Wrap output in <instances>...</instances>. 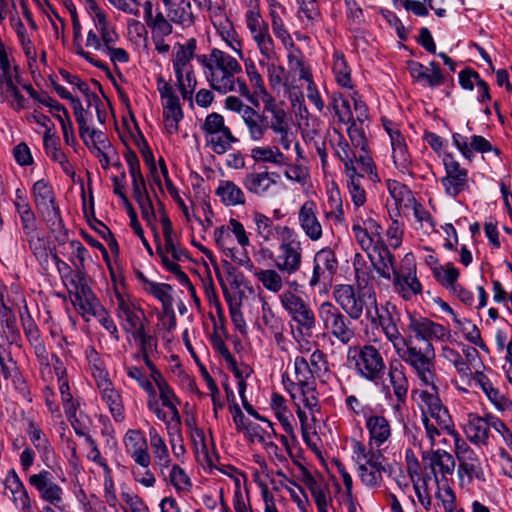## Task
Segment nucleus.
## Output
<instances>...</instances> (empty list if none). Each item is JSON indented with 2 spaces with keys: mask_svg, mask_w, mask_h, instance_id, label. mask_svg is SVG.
I'll list each match as a JSON object with an SVG mask.
<instances>
[{
  "mask_svg": "<svg viewBox=\"0 0 512 512\" xmlns=\"http://www.w3.org/2000/svg\"><path fill=\"white\" fill-rule=\"evenodd\" d=\"M196 50V40L189 39L185 44L178 45L175 52L172 65L176 77V87L183 100L188 101L193 106V94L197 86V79L191 63Z\"/></svg>",
  "mask_w": 512,
  "mask_h": 512,
  "instance_id": "6",
  "label": "nucleus"
},
{
  "mask_svg": "<svg viewBox=\"0 0 512 512\" xmlns=\"http://www.w3.org/2000/svg\"><path fill=\"white\" fill-rule=\"evenodd\" d=\"M144 291L161 302L164 314L171 318V326H175L176 319L173 309V298L171 296L172 286L153 281Z\"/></svg>",
  "mask_w": 512,
  "mask_h": 512,
  "instance_id": "40",
  "label": "nucleus"
},
{
  "mask_svg": "<svg viewBox=\"0 0 512 512\" xmlns=\"http://www.w3.org/2000/svg\"><path fill=\"white\" fill-rule=\"evenodd\" d=\"M455 454L459 462L457 473L461 485H470L473 481L485 483L488 480L478 454L461 437H456Z\"/></svg>",
  "mask_w": 512,
  "mask_h": 512,
  "instance_id": "11",
  "label": "nucleus"
},
{
  "mask_svg": "<svg viewBox=\"0 0 512 512\" xmlns=\"http://www.w3.org/2000/svg\"><path fill=\"white\" fill-rule=\"evenodd\" d=\"M74 305L81 315L88 321L102 305L90 288L75 294Z\"/></svg>",
  "mask_w": 512,
  "mask_h": 512,
  "instance_id": "47",
  "label": "nucleus"
},
{
  "mask_svg": "<svg viewBox=\"0 0 512 512\" xmlns=\"http://www.w3.org/2000/svg\"><path fill=\"white\" fill-rule=\"evenodd\" d=\"M323 329L339 343L348 345L356 336L352 321L335 304L324 301L317 307Z\"/></svg>",
  "mask_w": 512,
  "mask_h": 512,
  "instance_id": "8",
  "label": "nucleus"
},
{
  "mask_svg": "<svg viewBox=\"0 0 512 512\" xmlns=\"http://www.w3.org/2000/svg\"><path fill=\"white\" fill-rule=\"evenodd\" d=\"M32 197L36 209L51 230H60L63 226V221L51 184L45 179L36 181L32 187Z\"/></svg>",
  "mask_w": 512,
  "mask_h": 512,
  "instance_id": "12",
  "label": "nucleus"
},
{
  "mask_svg": "<svg viewBox=\"0 0 512 512\" xmlns=\"http://www.w3.org/2000/svg\"><path fill=\"white\" fill-rule=\"evenodd\" d=\"M280 302L291 319L297 323L298 329L310 334L316 326V317L309 304L291 290L280 295Z\"/></svg>",
  "mask_w": 512,
  "mask_h": 512,
  "instance_id": "14",
  "label": "nucleus"
},
{
  "mask_svg": "<svg viewBox=\"0 0 512 512\" xmlns=\"http://www.w3.org/2000/svg\"><path fill=\"white\" fill-rule=\"evenodd\" d=\"M86 9L94 25V27L90 28L88 31H91L96 35H100L114 28V26L109 22L105 12L97 5L95 0H87Z\"/></svg>",
  "mask_w": 512,
  "mask_h": 512,
  "instance_id": "51",
  "label": "nucleus"
},
{
  "mask_svg": "<svg viewBox=\"0 0 512 512\" xmlns=\"http://www.w3.org/2000/svg\"><path fill=\"white\" fill-rule=\"evenodd\" d=\"M452 140L461 154L469 160L472 159L474 152L486 153L493 151L496 155L501 153L499 148L493 147L486 138L480 135H474L471 137V140L468 141L466 136L460 133H454Z\"/></svg>",
  "mask_w": 512,
  "mask_h": 512,
  "instance_id": "30",
  "label": "nucleus"
},
{
  "mask_svg": "<svg viewBox=\"0 0 512 512\" xmlns=\"http://www.w3.org/2000/svg\"><path fill=\"white\" fill-rule=\"evenodd\" d=\"M391 148L395 167L403 174H411L413 162L402 134L392 133Z\"/></svg>",
  "mask_w": 512,
  "mask_h": 512,
  "instance_id": "37",
  "label": "nucleus"
},
{
  "mask_svg": "<svg viewBox=\"0 0 512 512\" xmlns=\"http://www.w3.org/2000/svg\"><path fill=\"white\" fill-rule=\"evenodd\" d=\"M137 348L138 353L135 354L136 359H142L147 366V368L152 371L153 369H157L154 363L152 362V358L158 353V339L155 335L151 334L146 326L131 333Z\"/></svg>",
  "mask_w": 512,
  "mask_h": 512,
  "instance_id": "27",
  "label": "nucleus"
},
{
  "mask_svg": "<svg viewBox=\"0 0 512 512\" xmlns=\"http://www.w3.org/2000/svg\"><path fill=\"white\" fill-rule=\"evenodd\" d=\"M465 433L467 438L473 443H486L489 437V419L487 417L482 418L476 414H469Z\"/></svg>",
  "mask_w": 512,
  "mask_h": 512,
  "instance_id": "42",
  "label": "nucleus"
},
{
  "mask_svg": "<svg viewBox=\"0 0 512 512\" xmlns=\"http://www.w3.org/2000/svg\"><path fill=\"white\" fill-rule=\"evenodd\" d=\"M352 231L357 242L365 251L383 242L381 240V226L372 218L364 220L363 226L360 223H354Z\"/></svg>",
  "mask_w": 512,
  "mask_h": 512,
  "instance_id": "34",
  "label": "nucleus"
},
{
  "mask_svg": "<svg viewBox=\"0 0 512 512\" xmlns=\"http://www.w3.org/2000/svg\"><path fill=\"white\" fill-rule=\"evenodd\" d=\"M263 111L259 113L254 108L242 118L251 140L259 142L264 139L271 129L276 135V142L284 149L289 150L294 140L289 118L286 111L275 103L273 97L264 99Z\"/></svg>",
  "mask_w": 512,
  "mask_h": 512,
  "instance_id": "2",
  "label": "nucleus"
},
{
  "mask_svg": "<svg viewBox=\"0 0 512 512\" xmlns=\"http://www.w3.org/2000/svg\"><path fill=\"white\" fill-rule=\"evenodd\" d=\"M86 358L97 387L111 383L104 361L94 348L89 347L86 349Z\"/></svg>",
  "mask_w": 512,
  "mask_h": 512,
  "instance_id": "48",
  "label": "nucleus"
},
{
  "mask_svg": "<svg viewBox=\"0 0 512 512\" xmlns=\"http://www.w3.org/2000/svg\"><path fill=\"white\" fill-rule=\"evenodd\" d=\"M119 40L120 36L115 27L100 35L88 31L85 47L106 55L114 65L117 63H127L129 61V54L124 48L116 46Z\"/></svg>",
  "mask_w": 512,
  "mask_h": 512,
  "instance_id": "15",
  "label": "nucleus"
},
{
  "mask_svg": "<svg viewBox=\"0 0 512 512\" xmlns=\"http://www.w3.org/2000/svg\"><path fill=\"white\" fill-rule=\"evenodd\" d=\"M215 272L217 269L221 272L222 279L224 281L225 286L227 284L230 285L233 289H239L244 282V275L236 267H234L230 262L224 260L222 261L221 268H219L215 264Z\"/></svg>",
  "mask_w": 512,
  "mask_h": 512,
  "instance_id": "61",
  "label": "nucleus"
},
{
  "mask_svg": "<svg viewBox=\"0 0 512 512\" xmlns=\"http://www.w3.org/2000/svg\"><path fill=\"white\" fill-rule=\"evenodd\" d=\"M196 60L213 90L220 94L237 92L241 96L251 98V92L245 81L237 77L242 72V67L236 57L218 47H213L209 54L197 55Z\"/></svg>",
  "mask_w": 512,
  "mask_h": 512,
  "instance_id": "1",
  "label": "nucleus"
},
{
  "mask_svg": "<svg viewBox=\"0 0 512 512\" xmlns=\"http://www.w3.org/2000/svg\"><path fill=\"white\" fill-rule=\"evenodd\" d=\"M332 70L340 86L352 88L351 70L347 65L343 53L339 51L334 52Z\"/></svg>",
  "mask_w": 512,
  "mask_h": 512,
  "instance_id": "55",
  "label": "nucleus"
},
{
  "mask_svg": "<svg viewBox=\"0 0 512 512\" xmlns=\"http://www.w3.org/2000/svg\"><path fill=\"white\" fill-rule=\"evenodd\" d=\"M23 88L36 100L39 93L29 83L22 81L17 65H13L4 45L0 42V102L8 103L15 111L28 107L27 99L20 93Z\"/></svg>",
  "mask_w": 512,
  "mask_h": 512,
  "instance_id": "3",
  "label": "nucleus"
},
{
  "mask_svg": "<svg viewBox=\"0 0 512 512\" xmlns=\"http://www.w3.org/2000/svg\"><path fill=\"white\" fill-rule=\"evenodd\" d=\"M170 21L189 27L194 22L190 0H176L172 5L165 6Z\"/></svg>",
  "mask_w": 512,
  "mask_h": 512,
  "instance_id": "44",
  "label": "nucleus"
},
{
  "mask_svg": "<svg viewBox=\"0 0 512 512\" xmlns=\"http://www.w3.org/2000/svg\"><path fill=\"white\" fill-rule=\"evenodd\" d=\"M348 361L353 365L356 373L363 379L377 383L382 379L386 364L381 352L373 345L349 347Z\"/></svg>",
  "mask_w": 512,
  "mask_h": 512,
  "instance_id": "7",
  "label": "nucleus"
},
{
  "mask_svg": "<svg viewBox=\"0 0 512 512\" xmlns=\"http://www.w3.org/2000/svg\"><path fill=\"white\" fill-rule=\"evenodd\" d=\"M471 381H474L482 391L485 393L487 398L500 410L509 408L511 402L505 395L496 387H494L491 380L481 371H476Z\"/></svg>",
  "mask_w": 512,
  "mask_h": 512,
  "instance_id": "39",
  "label": "nucleus"
},
{
  "mask_svg": "<svg viewBox=\"0 0 512 512\" xmlns=\"http://www.w3.org/2000/svg\"><path fill=\"white\" fill-rule=\"evenodd\" d=\"M282 272L276 269H260L254 272V276L265 289L272 293L280 292L284 287Z\"/></svg>",
  "mask_w": 512,
  "mask_h": 512,
  "instance_id": "52",
  "label": "nucleus"
},
{
  "mask_svg": "<svg viewBox=\"0 0 512 512\" xmlns=\"http://www.w3.org/2000/svg\"><path fill=\"white\" fill-rule=\"evenodd\" d=\"M253 222L255 224V233L257 238L264 243L271 242L278 235L280 241L283 239V228H290L286 225H274L273 220L268 216L255 212L253 214Z\"/></svg>",
  "mask_w": 512,
  "mask_h": 512,
  "instance_id": "36",
  "label": "nucleus"
},
{
  "mask_svg": "<svg viewBox=\"0 0 512 512\" xmlns=\"http://www.w3.org/2000/svg\"><path fill=\"white\" fill-rule=\"evenodd\" d=\"M162 231L164 237V244L157 247V254L163 263V256L168 257L171 254L172 261L182 260L186 254L179 247L178 238L173 230L172 223L166 215L161 218Z\"/></svg>",
  "mask_w": 512,
  "mask_h": 512,
  "instance_id": "32",
  "label": "nucleus"
},
{
  "mask_svg": "<svg viewBox=\"0 0 512 512\" xmlns=\"http://www.w3.org/2000/svg\"><path fill=\"white\" fill-rule=\"evenodd\" d=\"M259 64L267 69V77L270 87L275 90L287 86L286 70L281 65H276L274 60L260 59Z\"/></svg>",
  "mask_w": 512,
  "mask_h": 512,
  "instance_id": "57",
  "label": "nucleus"
},
{
  "mask_svg": "<svg viewBox=\"0 0 512 512\" xmlns=\"http://www.w3.org/2000/svg\"><path fill=\"white\" fill-rule=\"evenodd\" d=\"M283 239L279 243L275 267L290 277L300 271L303 262V245L292 228H283Z\"/></svg>",
  "mask_w": 512,
  "mask_h": 512,
  "instance_id": "10",
  "label": "nucleus"
},
{
  "mask_svg": "<svg viewBox=\"0 0 512 512\" xmlns=\"http://www.w3.org/2000/svg\"><path fill=\"white\" fill-rule=\"evenodd\" d=\"M388 380V387H391L395 397L392 409L395 413H400L406 406L409 389V382L406 376L405 367L400 361L394 360L389 363Z\"/></svg>",
  "mask_w": 512,
  "mask_h": 512,
  "instance_id": "24",
  "label": "nucleus"
},
{
  "mask_svg": "<svg viewBox=\"0 0 512 512\" xmlns=\"http://www.w3.org/2000/svg\"><path fill=\"white\" fill-rule=\"evenodd\" d=\"M298 223L305 236L312 242L322 238L323 228L317 216V205L313 200L305 201L299 208Z\"/></svg>",
  "mask_w": 512,
  "mask_h": 512,
  "instance_id": "26",
  "label": "nucleus"
},
{
  "mask_svg": "<svg viewBox=\"0 0 512 512\" xmlns=\"http://www.w3.org/2000/svg\"><path fill=\"white\" fill-rule=\"evenodd\" d=\"M422 463L426 471H430L435 482L446 481L455 469V459L443 449L429 450L422 453Z\"/></svg>",
  "mask_w": 512,
  "mask_h": 512,
  "instance_id": "19",
  "label": "nucleus"
},
{
  "mask_svg": "<svg viewBox=\"0 0 512 512\" xmlns=\"http://www.w3.org/2000/svg\"><path fill=\"white\" fill-rule=\"evenodd\" d=\"M215 195L225 206L244 205L246 202L242 189L230 180H220Z\"/></svg>",
  "mask_w": 512,
  "mask_h": 512,
  "instance_id": "41",
  "label": "nucleus"
},
{
  "mask_svg": "<svg viewBox=\"0 0 512 512\" xmlns=\"http://www.w3.org/2000/svg\"><path fill=\"white\" fill-rule=\"evenodd\" d=\"M21 323L26 337L29 342L33 344L37 350L44 351L45 348L41 342L39 329L28 312L27 307H24V312L20 313Z\"/></svg>",
  "mask_w": 512,
  "mask_h": 512,
  "instance_id": "60",
  "label": "nucleus"
},
{
  "mask_svg": "<svg viewBox=\"0 0 512 512\" xmlns=\"http://www.w3.org/2000/svg\"><path fill=\"white\" fill-rule=\"evenodd\" d=\"M373 311H376V315L373 314V317L368 318V321H370L373 326L380 327L381 330L386 327L393 326L399 321L397 309L390 303H386L382 309H379L378 304L376 303Z\"/></svg>",
  "mask_w": 512,
  "mask_h": 512,
  "instance_id": "53",
  "label": "nucleus"
},
{
  "mask_svg": "<svg viewBox=\"0 0 512 512\" xmlns=\"http://www.w3.org/2000/svg\"><path fill=\"white\" fill-rule=\"evenodd\" d=\"M207 145L218 155L227 153L232 149V145L239 142V139L233 135L230 128L221 131V133L206 138Z\"/></svg>",
  "mask_w": 512,
  "mask_h": 512,
  "instance_id": "49",
  "label": "nucleus"
},
{
  "mask_svg": "<svg viewBox=\"0 0 512 512\" xmlns=\"http://www.w3.org/2000/svg\"><path fill=\"white\" fill-rule=\"evenodd\" d=\"M408 330L415 334V337L420 342L432 340L444 341L450 337V330L432 320L421 317L409 315Z\"/></svg>",
  "mask_w": 512,
  "mask_h": 512,
  "instance_id": "25",
  "label": "nucleus"
},
{
  "mask_svg": "<svg viewBox=\"0 0 512 512\" xmlns=\"http://www.w3.org/2000/svg\"><path fill=\"white\" fill-rule=\"evenodd\" d=\"M334 150L336 156L344 164L346 175H354L356 172L367 173L372 182L380 181L375 163L369 152L362 151L359 148L355 149L343 136L339 137Z\"/></svg>",
  "mask_w": 512,
  "mask_h": 512,
  "instance_id": "9",
  "label": "nucleus"
},
{
  "mask_svg": "<svg viewBox=\"0 0 512 512\" xmlns=\"http://www.w3.org/2000/svg\"><path fill=\"white\" fill-rule=\"evenodd\" d=\"M98 388L101 392L103 400L109 406V410L114 420L117 422H122L124 420V407L119 392L114 389L112 383H108Z\"/></svg>",
  "mask_w": 512,
  "mask_h": 512,
  "instance_id": "45",
  "label": "nucleus"
},
{
  "mask_svg": "<svg viewBox=\"0 0 512 512\" xmlns=\"http://www.w3.org/2000/svg\"><path fill=\"white\" fill-rule=\"evenodd\" d=\"M399 358L408 364L424 385H433L437 380L435 350L428 341L415 342L408 337L403 346L395 351Z\"/></svg>",
  "mask_w": 512,
  "mask_h": 512,
  "instance_id": "4",
  "label": "nucleus"
},
{
  "mask_svg": "<svg viewBox=\"0 0 512 512\" xmlns=\"http://www.w3.org/2000/svg\"><path fill=\"white\" fill-rule=\"evenodd\" d=\"M251 157L256 162H267L278 166L288 165V158L276 146H257L251 149Z\"/></svg>",
  "mask_w": 512,
  "mask_h": 512,
  "instance_id": "46",
  "label": "nucleus"
},
{
  "mask_svg": "<svg viewBox=\"0 0 512 512\" xmlns=\"http://www.w3.org/2000/svg\"><path fill=\"white\" fill-rule=\"evenodd\" d=\"M363 412L368 433V446L377 449L387 446L393 436L391 420L383 412Z\"/></svg>",
  "mask_w": 512,
  "mask_h": 512,
  "instance_id": "17",
  "label": "nucleus"
},
{
  "mask_svg": "<svg viewBox=\"0 0 512 512\" xmlns=\"http://www.w3.org/2000/svg\"><path fill=\"white\" fill-rule=\"evenodd\" d=\"M245 72L247 75V78L251 84V86L254 89V94L256 96L262 97L263 100L269 99L271 97L265 87L263 77L259 73L256 65L254 62L249 61L245 63Z\"/></svg>",
  "mask_w": 512,
  "mask_h": 512,
  "instance_id": "62",
  "label": "nucleus"
},
{
  "mask_svg": "<svg viewBox=\"0 0 512 512\" xmlns=\"http://www.w3.org/2000/svg\"><path fill=\"white\" fill-rule=\"evenodd\" d=\"M338 270V260L333 250L323 248L319 250L313 260V271L308 281L311 288H315L321 283L330 282Z\"/></svg>",
  "mask_w": 512,
  "mask_h": 512,
  "instance_id": "23",
  "label": "nucleus"
},
{
  "mask_svg": "<svg viewBox=\"0 0 512 512\" xmlns=\"http://www.w3.org/2000/svg\"><path fill=\"white\" fill-rule=\"evenodd\" d=\"M212 24L217 35L225 43L226 47L231 49L238 56L242 57V42L233 23L226 17V15H215V17H213Z\"/></svg>",
  "mask_w": 512,
  "mask_h": 512,
  "instance_id": "35",
  "label": "nucleus"
},
{
  "mask_svg": "<svg viewBox=\"0 0 512 512\" xmlns=\"http://www.w3.org/2000/svg\"><path fill=\"white\" fill-rule=\"evenodd\" d=\"M296 383H292L289 388L291 397L296 400L297 397L301 398L303 405L312 409L317 405V398L315 396L314 386V372L312 371L309 362L303 356H298L294 361Z\"/></svg>",
  "mask_w": 512,
  "mask_h": 512,
  "instance_id": "13",
  "label": "nucleus"
},
{
  "mask_svg": "<svg viewBox=\"0 0 512 512\" xmlns=\"http://www.w3.org/2000/svg\"><path fill=\"white\" fill-rule=\"evenodd\" d=\"M5 490L10 492L11 498L16 506L22 510L31 509V500L28 492L14 470H11L5 478Z\"/></svg>",
  "mask_w": 512,
  "mask_h": 512,
  "instance_id": "38",
  "label": "nucleus"
},
{
  "mask_svg": "<svg viewBox=\"0 0 512 512\" xmlns=\"http://www.w3.org/2000/svg\"><path fill=\"white\" fill-rule=\"evenodd\" d=\"M150 376L159 390V396L163 406H172V404L179 402L174 391L158 369L150 371Z\"/></svg>",
  "mask_w": 512,
  "mask_h": 512,
  "instance_id": "59",
  "label": "nucleus"
},
{
  "mask_svg": "<svg viewBox=\"0 0 512 512\" xmlns=\"http://www.w3.org/2000/svg\"><path fill=\"white\" fill-rule=\"evenodd\" d=\"M403 262L405 267L394 272L391 278L394 292L403 300L410 301L422 293L423 287L416 275V265L412 263L410 254H406Z\"/></svg>",
  "mask_w": 512,
  "mask_h": 512,
  "instance_id": "16",
  "label": "nucleus"
},
{
  "mask_svg": "<svg viewBox=\"0 0 512 512\" xmlns=\"http://www.w3.org/2000/svg\"><path fill=\"white\" fill-rule=\"evenodd\" d=\"M66 9L68 10L71 22H72V28H73V40L75 44V52L80 57L84 58L87 62L92 64L93 66L97 67L98 69H101L103 71L108 70V66L106 63L102 62L101 60L97 59L94 54H92L90 51H86L84 47L78 43V41L82 37V26L78 17L77 9L75 4L72 2V0H66L64 2Z\"/></svg>",
  "mask_w": 512,
  "mask_h": 512,
  "instance_id": "29",
  "label": "nucleus"
},
{
  "mask_svg": "<svg viewBox=\"0 0 512 512\" xmlns=\"http://www.w3.org/2000/svg\"><path fill=\"white\" fill-rule=\"evenodd\" d=\"M251 37L260 52V59L275 60L277 58L275 43L269 33V28L253 33Z\"/></svg>",
  "mask_w": 512,
  "mask_h": 512,
  "instance_id": "54",
  "label": "nucleus"
},
{
  "mask_svg": "<svg viewBox=\"0 0 512 512\" xmlns=\"http://www.w3.org/2000/svg\"><path fill=\"white\" fill-rule=\"evenodd\" d=\"M279 174L276 172L264 171L249 172L243 178L242 184L247 191L258 196H266L271 188L277 184Z\"/></svg>",
  "mask_w": 512,
  "mask_h": 512,
  "instance_id": "28",
  "label": "nucleus"
},
{
  "mask_svg": "<svg viewBox=\"0 0 512 512\" xmlns=\"http://www.w3.org/2000/svg\"><path fill=\"white\" fill-rule=\"evenodd\" d=\"M288 49V65L290 70L299 72V78H308L311 73L310 69L305 66L304 56L302 52L295 46L291 38V44L284 45Z\"/></svg>",
  "mask_w": 512,
  "mask_h": 512,
  "instance_id": "58",
  "label": "nucleus"
},
{
  "mask_svg": "<svg viewBox=\"0 0 512 512\" xmlns=\"http://www.w3.org/2000/svg\"><path fill=\"white\" fill-rule=\"evenodd\" d=\"M370 262L378 275L386 280H391L396 269V260L388 247L381 242L373 247V253L368 254Z\"/></svg>",
  "mask_w": 512,
  "mask_h": 512,
  "instance_id": "31",
  "label": "nucleus"
},
{
  "mask_svg": "<svg viewBox=\"0 0 512 512\" xmlns=\"http://www.w3.org/2000/svg\"><path fill=\"white\" fill-rule=\"evenodd\" d=\"M333 298L338 307L352 320L361 318L365 311L366 318H372L376 311H373L377 298L371 290L356 292L354 286L349 284L336 285L332 292Z\"/></svg>",
  "mask_w": 512,
  "mask_h": 512,
  "instance_id": "5",
  "label": "nucleus"
},
{
  "mask_svg": "<svg viewBox=\"0 0 512 512\" xmlns=\"http://www.w3.org/2000/svg\"><path fill=\"white\" fill-rule=\"evenodd\" d=\"M261 320L263 334L265 336L273 337L276 345L282 350H286L284 347V322L280 317L275 315L267 302L262 304Z\"/></svg>",
  "mask_w": 512,
  "mask_h": 512,
  "instance_id": "33",
  "label": "nucleus"
},
{
  "mask_svg": "<svg viewBox=\"0 0 512 512\" xmlns=\"http://www.w3.org/2000/svg\"><path fill=\"white\" fill-rule=\"evenodd\" d=\"M157 89L162 99L165 128L169 134L177 133L178 123L183 118V111L173 87L162 77L157 80Z\"/></svg>",
  "mask_w": 512,
  "mask_h": 512,
  "instance_id": "18",
  "label": "nucleus"
},
{
  "mask_svg": "<svg viewBox=\"0 0 512 512\" xmlns=\"http://www.w3.org/2000/svg\"><path fill=\"white\" fill-rule=\"evenodd\" d=\"M432 270L434 277L441 285L454 292L458 291L459 284L457 283V280L460 272L452 263H447L444 266L439 267L435 266Z\"/></svg>",
  "mask_w": 512,
  "mask_h": 512,
  "instance_id": "50",
  "label": "nucleus"
},
{
  "mask_svg": "<svg viewBox=\"0 0 512 512\" xmlns=\"http://www.w3.org/2000/svg\"><path fill=\"white\" fill-rule=\"evenodd\" d=\"M442 356L449 361L455 367L457 373L460 375L462 379L467 380L468 383L471 382L474 374L469 366V364L463 359L458 351L453 348L445 346L442 350Z\"/></svg>",
  "mask_w": 512,
  "mask_h": 512,
  "instance_id": "56",
  "label": "nucleus"
},
{
  "mask_svg": "<svg viewBox=\"0 0 512 512\" xmlns=\"http://www.w3.org/2000/svg\"><path fill=\"white\" fill-rule=\"evenodd\" d=\"M117 315L126 332L133 333L146 326L147 317L142 308L130 297L116 293Z\"/></svg>",
  "mask_w": 512,
  "mask_h": 512,
  "instance_id": "21",
  "label": "nucleus"
},
{
  "mask_svg": "<svg viewBox=\"0 0 512 512\" xmlns=\"http://www.w3.org/2000/svg\"><path fill=\"white\" fill-rule=\"evenodd\" d=\"M367 173L356 172L354 175H346L348 177V188L352 202L356 207H361L366 202V193L361 184V179Z\"/></svg>",
  "mask_w": 512,
  "mask_h": 512,
  "instance_id": "64",
  "label": "nucleus"
},
{
  "mask_svg": "<svg viewBox=\"0 0 512 512\" xmlns=\"http://www.w3.org/2000/svg\"><path fill=\"white\" fill-rule=\"evenodd\" d=\"M28 481L38 491L43 501L60 511L63 510L64 492L62 487L54 481L51 472L42 470L37 474L30 475Z\"/></svg>",
  "mask_w": 512,
  "mask_h": 512,
  "instance_id": "20",
  "label": "nucleus"
},
{
  "mask_svg": "<svg viewBox=\"0 0 512 512\" xmlns=\"http://www.w3.org/2000/svg\"><path fill=\"white\" fill-rule=\"evenodd\" d=\"M445 176L441 179L445 193L453 198L469 189L468 170L463 168L451 155L443 159Z\"/></svg>",
  "mask_w": 512,
  "mask_h": 512,
  "instance_id": "22",
  "label": "nucleus"
},
{
  "mask_svg": "<svg viewBox=\"0 0 512 512\" xmlns=\"http://www.w3.org/2000/svg\"><path fill=\"white\" fill-rule=\"evenodd\" d=\"M216 277L220 283V286L223 290V294L225 296V299L229 306V313L231 317V321L233 322L235 328L241 332L245 333L246 331V322L243 316V313L241 311V302L236 297H233L229 291L228 288L225 286L224 281L222 279L221 272L217 269L216 271Z\"/></svg>",
  "mask_w": 512,
  "mask_h": 512,
  "instance_id": "43",
  "label": "nucleus"
},
{
  "mask_svg": "<svg viewBox=\"0 0 512 512\" xmlns=\"http://www.w3.org/2000/svg\"><path fill=\"white\" fill-rule=\"evenodd\" d=\"M193 441L197 461L202 466L212 468L214 466L213 457L209 454L208 447L205 442L204 432L201 429H195V437L193 438Z\"/></svg>",
  "mask_w": 512,
  "mask_h": 512,
  "instance_id": "63",
  "label": "nucleus"
}]
</instances>
